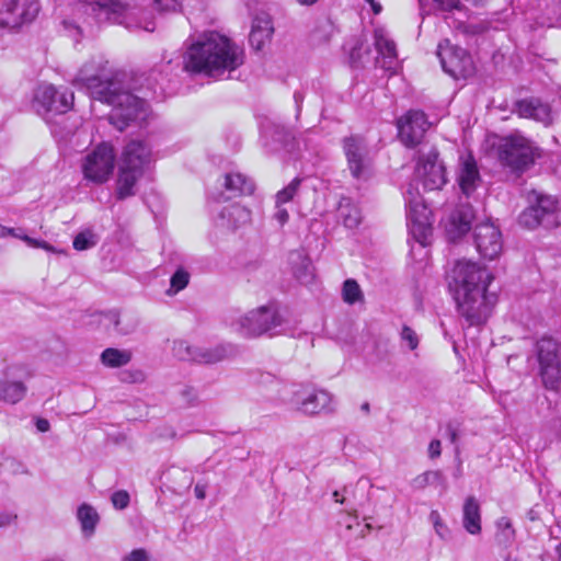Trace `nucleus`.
I'll return each mask as SVG.
<instances>
[{"instance_id": "52", "label": "nucleus", "mask_w": 561, "mask_h": 561, "mask_svg": "<svg viewBox=\"0 0 561 561\" xmlns=\"http://www.w3.org/2000/svg\"><path fill=\"white\" fill-rule=\"evenodd\" d=\"M480 255L489 261L494 260L500 255V251L502 248H477Z\"/></svg>"}, {"instance_id": "32", "label": "nucleus", "mask_w": 561, "mask_h": 561, "mask_svg": "<svg viewBox=\"0 0 561 561\" xmlns=\"http://www.w3.org/2000/svg\"><path fill=\"white\" fill-rule=\"evenodd\" d=\"M337 216L346 228H356L362 222V211L350 197H341L337 206Z\"/></svg>"}, {"instance_id": "10", "label": "nucleus", "mask_w": 561, "mask_h": 561, "mask_svg": "<svg viewBox=\"0 0 561 561\" xmlns=\"http://www.w3.org/2000/svg\"><path fill=\"white\" fill-rule=\"evenodd\" d=\"M497 153L502 165L515 173L524 172L535 161L534 148L522 136L506 137L500 145Z\"/></svg>"}, {"instance_id": "18", "label": "nucleus", "mask_w": 561, "mask_h": 561, "mask_svg": "<svg viewBox=\"0 0 561 561\" xmlns=\"http://www.w3.org/2000/svg\"><path fill=\"white\" fill-rule=\"evenodd\" d=\"M474 219L473 207L469 203L459 204L449 215L445 227L449 241L456 242L470 231Z\"/></svg>"}, {"instance_id": "51", "label": "nucleus", "mask_w": 561, "mask_h": 561, "mask_svg": "<svg viewBox=\"0 0 561 561\" xmlns=\"http://www.w3.org/2000/svg\"><path fill=\"white\" fill-rule=\"evenodd\" d=\"M180 393H181L183 400L190 405L194 404L195 401L197 400L196 391L192 387H188V386L183 387Z\"/></svg>"}, {"instance_id": "58", "label": "nucleus", "mask_w": 561, "mask_h": 561, "mask_svg": "<svg viewBox=\"0 0 561 561\" xmlns=\"http://www.w3.org/2000/svg\"><path fill=\"white\" fill-rule=\"evenodd\" d=\"M36 428L42 433H46L49 431L50 424L46 419H37Z\"/></svg>"}, {"instance_id": "53", "label": "nucleus", "mask_w": 561, "mask_h": 561, "mask_svg": "<svg viewBox=\"0 0 561 561\" xmlns=\"http://www.w3.org/2000/svg\"><path fill=\"white\" fill-rule=\"evenodd\" d=\"M289 215L286 208L283 207V205L276 204V211L274 214V219L278 221L280 226L286 224L288 221Z\"/></svg>"}, {"instance_id": "44", "label": "nucleus", "mask_w": 561, "mask_h": 561, "mask_svg": "<svg viewBox=\"0 0 561 561\" xmlns=\"http://www.w3.org/2000/svg\"><path fill=\"white\" fill-rule=\"evenodd\" d=\"M401 341L408 344L409 350L414 351L417 348L420 339L416 332L409 325H403L400 332Z\"/></svg>"}, {"instance_id": "64", "label": "nucleus", "mask_w": 561, "mask_h": 561, "mask_svg": "<svg viewBox=\"0 0 561 561\" xmlns=\"http://www.w3.org/2000/svg\"><path fill=\"white\" fill-rule=\"evenodd\" d=\"M360 409L362 411H364L365 413H369L370 411V405L368 402H364L362 405H360Z\"/></svg>"}, {"instance_id": "3", "label": "nucleus", "mask_w": 561, "mask_h": 561, "mask_svg": "<svg viewBox=\"0 0 561 561\" xmlns=\"http://www.w3.org/2000/svg\"><path fill=\"white\" fill-rule=\"evenodd\" d=\"M244 62L241 47L217 32L203 34L192 44L184 57V69L190 72L219 77L233 71Z\"/></svg>"}, {"instance_id": "43", "label": "nucleus", "mask_w": 561, "mask_h": 561, "mask_svg": "<svg viewBox=\"0 0 561 561\" xmlns=\"http://www.w3.org/2000/svg\"><path fill=\"white\" fill-rule=\"evenodd\" d=\"M430 520L434 526L435 533L440 539L448 540L450 538V530L443 522L440 514L437 511H432L430 513Z\"/></svg>"}, {"instance_id": "13", "label": "nucleus", "mask_w": 561, "mask_h": 561, "mask_svg": "<svg viewBox=\"0 0 561 561\" xmlns=\"http://www.w3.org/2000/svg\"><path fill=\"white\" fill-rule=\"evenodd\" d=\"M73 93L58 90L53 84H41L34 93V106L39 114H64L73 105Z\"/></svg>"}, {"instance_id": "19", "label": "nucleus", "mask_w": 561, "mask_h": 561, "mask_svg": "<svg viewBox=\"0 0 561 561\" xmlns=\"http://www.w3.org/2000/svg\"><path fill=\"white\" fill-rule=\"evenodd\" d=\"M408 205V226L410 233L415 242L420 243V245H425L427 236L432 232V227L428 222V210L423 204L416 201L409 199Z\"/></svg>"}, {"instance_id": "2", "label": "nucleus", "mask_w": 561, "mask_h": 561, "mask_svg": "<svg viewBox=\"0 0 561 561\" xmlns=\"http://www.w3.org/2000/svg\"><path fill=\"white\" fill-rule=\"evenodd\" d=\"M76 83L85 88L93 100L112 106L107 119L119 131H123L131 123L145 121L147 117L146 101L124 90L118 75L84 76L81 71Z\"/></svg>"}, {"instance_id": "7", "label": "nucleus", "mask_w": 561, "mask_h": 561, "mask_svg": "<svg viewBox=\"0 0 561 561\" xmlns=\"http://www.w3.org/2000/svg\"><path fill=\"white\" fill-rule=\"evenodd\" d=\"M342 148L352 178L358 182L370 180L374 175V160L365 138L359 135L344 137Z\"/></svg>"}, {"instance_id": "62", "label": "nucleus", "mask_w": 561, "mask_h": 561, "mask_svg": "<svg viewBox=\"0 0 561 561\" xmlns=\"http://www.w3.org/2000/svg\"><path fill=\"white\" fill-rule=\"evenodd\" d=\"M294 99H295V102H296L297 106L299 107L300 103L304 100V95L300 92H295Z\"/></svg>"}, {"instance_id": "20", "label": "nucleus", "mask_w": 561, "mask_h": 561, "mask_svg": "<svg viewBox=\"0 0 561 561\" xmlns=\"http://www.w3.org/2000/svg\"><path fill=\"white\" fill-rule=\"evenodd\" d=\"M250 219L251 213L248 208L239 204H231L221 208L216 224L222 229L234 231L248 224Z\"/></svg>"}, {"instance_id": "26", "label": "nucleus", "mask_w": 561, "mask_h": 561, "mask_svg": "<svg viewBox=\"0 0 561 561\" xmlns=\"http://www.w3.org/2000/svg\"><path fill=\"white\" fill-rule=\"evenodd\" d=\"M480 181L481 178L477 163L473 158L469 157L463 161L458 175V184L461 192L469 197L476 191Z\"/></svg>"}, {"instance_id": "8", "label": "nucleus", "mask_w": 561, "mask_h": 561, "mask_svg": "<svg viewBox=\"0 0 561 561\" xmlns=\"http://www.w3.org/2000/svg\"><path fill=\"white\" fill-rule=\"evenodd\" d=\"M539 376L543 386L557 390L561 385V348L552 337H542L536 343Z\"/></svg>"}, {"instance_id": "30", "label": "nucleus", "mask_w": 561, "mask_h": 561, "mask_svg": "<svg viewBox=\"0 0 561 561\" xmlns=\"http://www.w3.org/2000/svg\"><path fill=\"white\" fill-rule=\"evenodd\" d=\"M104 317L121 335H128L134 333L139 325V318L133 312L119 313L117 311L111 310L106 312Z\"/></svg>"}, {"instance_id": "21", "label": "nucleus", "mask_w": 561, "mask_h": 561, "mask_svg": "<svg viewBox=\"0 0 561 561\" xmlns=\"http://www.w3.org/2000/svg\"><path fill=\"white\" fill-rule=\"evenodd\" d=\"M274 33L272 18L268 13H257L253 21L249 35L250 45L255 50H261L266 42H270Z\"/></svg>"}, {"instance_id": "54", "label": "nucleus", "mask_w": 561, "mask_h": 561, "mask_svg": "<svg viewBox=\"0 0 561 561\" xmlns=\"http://www.w3.org/2000/svg\"><path fill=\"white\" fill-rule=\"evenodd\" d=\"M260 383L261 385H272V386H280L282 385V381L276 378L274 375L270 374V373H264V374H261L260 376Z\"/></svg>"}, {"instance_id": "29", "label": "nucleus", "mask_w": 561, "mask_h": 561, "mask_svg": "<svg viewBox=\"0 0 561 561\" xmlns=\"http://www.w3.org/2000/svg\"><path fill=\"white\" fill-rule=\"evenodd\" d=\"M224 186L230 193L228 198L251 195L255 188L254 182L240 172L227 173Z\"/></svg>"}, {"instance_id": "16", "label": "nucleus", "mask_w": 561, "mask_h": 561, "mask_svg": "<svg viewBox=\"0 0 561 561\" xmlns=\"http://www.w3.org/2000/svg\"><path fill=\"white\" fill-rule=\"evenodd\" d=\"M0 0V26L3 27H20L24 23L32 22L39 11V5L36 1L25 0Z\"/></svg>"}, {"instance_id": "48", "label": "nucleus", "mask_w": 561, "mask_h": 561, "mask_svg": "<svg viewBox=\"0 0 561 561\" xmlns=\"http://www.w3.org/2000/svg\"><path fill=\"white\" fill-rule=\"evenodd\" d=\"M156 9L160 12L175 11L179 7L178 0H152Z\"/></svg>"}, {"instance_id": "36", "label": "nucleus", "mask_w": 561, "mask_h": 561, "mask_svg": "<svg viewBox=\"0 0 561 561\" xmlns=\"http://www.w3.org/2000/svg\"><path fill=\"white\" fill-rule=\"evenodd\" d=\"M131 359V354L128 351L108 347L101 354V362L103 365L112 368H117L127 365Z\"/></svg>"}, {"instance_id": "6", "label": "nucleus", "mask_w": 561, "mask_h": 561, "mask_svg": "<svg viewBox=\"0 0 561 561\" xmlns=\"http://www.w3.org/2000/svg\"><path fill=\"white\" fill-rule=\"evenodd\" d=\"M529 198L531 203L530 206L526 208L518 218L520 226L528 229H534L538 226L550 229L559 225V202L554 196L534 191Z\"/></svg>"}, {"instance_id": "61", "label": "nucleus", "mask_w": 561, "mask_h": 561, "mask_svg": "<svg viewBox=\"0 0 561 561\" xmlns=\"http://www.w3.org/2000/svg\"><path fill=\"white\" fill-rule=\"evenodd\" d=\"M370 5H371V9H373V11H374V13H375V14H378V13H380V12H381V9H382V8H381V5H380L378 2H375V1L373 0V3H370Z\"/></svg>"}, {"instance_id": "34", "label": "nucleus", "mask_w": 561, "mask_h": 561, "mask_svg": "<svg viewBox=\"0 0 561 561\" xmlns=\"http://www.w3.org/2000/svg\"><path fill=\"white\" fill-rule=\"evenodd\" d=\"M26 386L22 381L1 379L0 401L15 404L26 394Z\"/></svg>"}, {"instance_id": "25", "label": "nucleus", "mask_w": 561, "mask_h": 561, "mask_svg": "<svg viewBox=\"0 0 561 561\" xmlns=\"http://www.w3.org/2000/svg\"><path fill=\"white\" fill-rule=\"evenodd\" d=\"M129 163H136V160H128L127 167L121 165L117 179L116 196L118 199H125L135 195L134 187L138 179L142 175V170L131 169Z\"/></svg>"}, {"instance_id": "5", "label": "nucleus", "mask_w": 561, "mask_h": 561, "mask_svg": "<svg viewBox=\"0 0 561 561\" xmlns=\"http://www.w3.org/2000/svg\"><path fill=\"white\" fill-rule=\"evenodd\" d=\"M76 10L92 16L98 23H116L128 30L138 28L137 23L130 21L131 12L127 4L119 0H78Z\"/></svg>"}, {"instance_id": "11", "label": "nucleus", "mask_w": 561, "mask_h": 561, "mask_svg": "<svg viewBox=\"0 0 561 561\" xmlns=\"http://www.w3.org/2000/svg\"><path fill=\"white\" fill-rule=\"evenodd\" d=\"M115 167V152L107 142H102L88 153L82 162V172L87 180L101 184L106 182Z\"/></svg>"}, {"instance_id": "46", "label": "nucleus", "mask_w": 561, "mask_h": 561, "mask_svg": "<svg viewBox=\"0 0 561 561\" xmlns=\"http://www.w3.org/2000/svg\"><path fill=\"white\" fill-rule=\"evenodd\" d=\"M98 241L93 231L85 229L75 237L72 245H94Z\"/></svg>"}, {"instance_id": "23", "label": "nucleus", "mask_w": 561, "mask_h": 561, "mask_svg": "<svg viewBox=\"0 0 561 561\" xmlns=\"http://www.w3.org/2000/svg\"><path fill=\"white\" fill-rule=\"evenodd\" d=\"M288 261L294 276L302 284L310 283L314 277L313 264L305 248H297L289 252Z\"/></svg>"}, {"instance_id": "40", "label": "nucleus", "mask_w": 561, "mask_h": 561, "mask_svg": "<svg viewBox=\"0 0 561 561\" xmlns=\"http://www.w3.org/2000/svg\"><path fill=\"white\" fill-rule=\"evenodd\" d=\"M362 298V290L355 279H346L343 284V299L347 304H355Z\"/></svg>"}, {"instance_id": "56", "label": "nucleus", "mask_w": 561, "mask_h": 561, "mask_svg": "<svg viewBox=\"0 0 561 561\" xmlns=\"http://www.w3.org/2000/svg\"><path fill=\"white\" fill-rule=\"evenodd\" d=\"M290 137V133L286 130L284 127L277 126L275 129V138L277 141L282 144H286L288 138Z\"/></svg>"}, {"instance_id": "14", "label": "nucleus", "mask_w": 561, "mask_h": 561, "mask_svg": "<svg viewBox=\"0 0 561 561\" xmlns=\"http://www.w3.org/2000/svg\"><path fill=\"white\" fill-rule=\"evenodd\" d=\"M430 126L426 114L421 110H409L397 119L398 136L408 148L419 146Z\"/></svg>"}, {"instance_id": "59", "label": "nucleus", "mask_w": 561, "mask_h": 561, "mask_svg": "<svg viewBox=\"0 0 561 561\" xmlns=\"http://www.w3.org/2000/svg\"><path fill=\"white\" fill-rule=\"evenodd\" d=\"M194 492L197 499L204 500L206 497V486L197 483L194 488Z\"/></svg>"}, {"instance_id": "28", "label": "nucleus", "mask_w": 561, "mask_h": 561, "mask_svg": "<svg viewBox=\"0 0 561 561\" xmlns=\"http://www.w3.org/2000/svg\"><path fill=\"white\" fill-rule=\"evenodd\" d=\"M150 148L146 142L131 140L127 144L123 152L122 165L127 167L128 160H136V163H129L131 169L144 170L145 164L149 162Z\"/></svg>"}, {"instance_id": "63", "label": "nucleus", "mask_w": 561, "mask_h": 561, "mask_svg": "<svg viewBox=\"0 0 561 561\" xmlns=\"http://www.w3.org/2000/svg\"><path fill=\"white\" fill-rule=\"evenodd\" d=\"M46 250L48 251H51L54 253H57V254H65V250L64 249H57V248H53V247H49V248H45Z\"/></svg>"}, {"instance_id": "60", "label": "nucleus", "mask_w": 561, "mask_h": 561, "mask_svg": "<svg viewBox=\"0 0 561 561\" xmlns=\"http://www.w3.org/2000/svg\"><path fill=\"white\" fill-rule=\"evenodd\" d=\"M447 432H448L450 442L453 444H456V442L458 439V431H457V428L454 427L451 424H448L447 425Z\"/></svg>"}, {"instance_id": "41", "label": "nucleus", "mask_w": 561, "mask_h": 561, "mask_svg": "<svg viewBox=\"0 0 561 561\" xmlns=\"http://www.w3.org/2000/svg\"><path fill=\"white\" fill-rule=\"evenodd\" d=\"M300 183H301V180L296 178L286 187L280 190L276 194V204L283 205L285 203L290 202L294 198V196L297 194Z\"/></svg>"}, {"instance_id": "49", "label": "nucleus", "mask_w": 561, "mask_h": 561, "mask_svg": "<svg viewBox=\"0 0 561 561\" xmlns=\"http://www.w3.org/2000/svg\"><path fill=\"white\" fill-rule=\"evenodd\" d=\"M123 561H150L149 556L145 549H134L130 553L124 557Z\"/></svg>"}, {"instance_id": "12", "label": "nucleus", "mask_w": 561, "mask_h": 561, "mask_svg": "<svg viewBox=\"0 0 561 561\" xmlns=\"http://www.w3.org/2000/svg\"><path fill=\"white\" fill-rule=\"evenodd\" d=\"M436 148L431 147L428 151H419L416 176L425 191L442 190L447 183L446 169L438 159Z\"/></svg>"}, {"instance_id": "42", "label": "nucleus", "mask_w": 561, "mask_h": 561, "mask_svg": "<svg viewBox=\"0 0 561 561\" xmlns=\"http://www.w3.org/2000/svg\"><path fill=\"white\" fill-rule=\"evenodd\" d=\"M190 280V274L183 268H178L176 272L171 276L170 289L168 294L173 291L174 294L184 289Z\"/></svg>"}, {"instance_id": "1", "label": "nucleus", "mask_w": 561, "mask_h": 561, "mask_svg": "<svg viewBox=\"0 0 561 561\" xmlns=\"http://www.w3.org/2000/svg\"><path fill=\"white\" fill-rule=\"evenodd\" d=\"M448 288L457 311L469 325L484 323L491 313V297L488 288L493 274L483 265L471 260H459L448 276Z\"/></svg>"}, {"instance_id": "55", "label": "nucleus", "mask_w": 561, "mask_h": 561, "mask_svg": "<svg viewBox=\"0 0 561 561\" xmlns=\"http://www.w3.org/2000/svg\"><path fill=\"white\" fill-rule=\"evenodd\" d=\"M440 442L438 439H433L428 445V455L431 458H436L440 456Z\"/></svg>"}, {"instance_id": "39", "label": "nucleus", "mask_w": 561, "mask_h": 561, "mask_svg": "<svg viewBox=\"0 0 561 561\" xmlns=\"http://www.w3.org/2000/svg\"><path fill=\"white\" fill-rule=\"evenodd\" d=\"M444 478L440 471H425L422 474H419L412 480V486L414 489H424L430 484L434 483H443Z\"/></svg>"}, {"instance_id": "45", "label": "nucleus", "mask_w": 561, "mask_h": 561, "mask_svg": "<svg viewBox=\"0 0 561 561\" xmlns=\"http://www.w3.org/2000/svg\"><path fill=\"white\" fill-rule=\"evenodd\" d=\"M428 0H419L422 13H430V10H425V4ZM437 8L444 11H451L457 9L459 5V0H432Z\"/></svg>"}, {"instance_id": "37", "label": "nucleus", "mask_w": 561, "mask_h": 561, "mask_svg": "<svg viewBox=\"0 0 561 561\" xmlns=\"http://www.w3.org/2000/svg\"><path fill=\"white\" fill-rule=\"evenodd\" d=\"M496 540L500 545L510 546L515 539V529L508 517H501L496 522Z\"/></svg>"}, {"instance_id": "4", "label": "nucleus", "mask_w": 561, "mask_h": 561, "mask_svg": "<svg viewBox=\"0 0 561 561\" xmlns=\"http://www.w3.org/2000/svg\"><path fill=\"white\" fill-rule=\"evenodd\" d=\"M231 325L245 337L288 334L291 329L284 310L274 302L250 310L233 321Z\"/></svg>"}, {"instance_id": "27", "label": "nucleus", "mask_w": 561, "mask_h": 561, "mask_svg": "<svg viewBox=\"0 0 561 561\" xmlns=\"http://www.w3.org/2000/svg\"><path fill=\"white\" fill-rule=\"evenodd\" d=\"M375 47L382 57L381 67L386 70H393L397 60V48L392 39H390L383 30H376L374 34Z\"/></svg>"}, {"instance_id": "50", "label": "nucleus", "mask_w": 561, "mask_h": 561, "mask_svg": "<svg viewBox=\"0 0 561 561\" xmlns=\"http://www.w3.org/2000/svg\"><path fill=\"white\" fill-rule=\"evenodd\" d=\"M363 49V43L357 41L356 44L351 48L350 60L352 66L358 67L360 64V50Z\"/></svg>"}, {"instance_id": "31", "label": "nucleus", "mask_w": 561, "mask_h": 561, "mask_svg": "<svg viewBox=\"0 0 561 561\" xmlns=\"http://www.w3.org/2000/svg\"><path fill=\"white\" fill-rule=\"evenodd\" d=\"M462 525L471 535L481 533L480 505L474 496L466 499L462 507Z\"/></svg>"}, {"instance_id": "17", "label": "nucleus", "mask_w": 561, "mask_h": 561, "mask_svg": "<svg viewBox=\"0 0 561 561\" xmlns=\"http://www.w3.org/2000/svg\"><path fill=\"white\" fill-rule=\"evenodd\" d=\"M172 352L180 360L195 362L198 364H215L225 359L229 355V350L225 345L203 348L193 346L188 342L182 340L174 341Z\"/></svg>"}, {"instance_id": "47", "label": "nucleus", "mask_w": 561, "mask_h": 561, "mask_svg": "<svg viewBox=\"0 0 561 561\" xmlns=\"http://www.w3.org/2000/svg\"><path fill=\"white\" fill-rule=\"evenodd\" d=\"M112 504L117 510H124L128 506L130 497L127 491L119 490L112 494Z\"/></svg>"}, {"instance_id": "9", "label": "nucleus", "mask_w": 561, "mask_h": 561, "mask_svg": "<svg viewBox=\"0 0 561 561\" xmlns=\"http://www.w3.org/2000/svg\"><path fill=\"white\" fill-rule=\"evenodd\" d=\"M437 57L443 70L454 79H467L473 76L476 68L469 53L453 45L449 39H443L437 45Z\"/></svg>"}, {"instance_id": "24", "label": "nucleus", "mask_w": 561, "mask_h": 561, "mask_svg": "<svg viewBox=\"0 0 561 561\" xmlns=\"http://www.w3.org/2000/svg\"><path fill=\"white\" fill-rule=\"evenodd\" d=\"M370 489V484L368 480L359 479L354 489L352 490V499L347 495L350 493V489L345 486L343 489V494L341 495L339 491H334L332 496L336 503L345 504L351 510H355L356 506H364L369 497L368 490Z\"/></svg>"}, {"instance_id": "22", "label": "nucleus", "mask_w": 561, "mask_h": 561, "mask_svg": "<svg viewBox=\"0 0 561 561\" xmlns=\"http://www.w3.org/2000/svg\"><path fill=\"white\" fill-rule=\"evenodd\" d=\"M516 108L522 117L534 118L546 126L550 125L553 121L550 105L539 99L520 100L516 103Z\"/></svg>"}, {"instance_id": "38", "label": "nucleus", "mask_w": 561, "mask_h": 561, "mask_svg": "<svg viewBox=\"0 0 561 561\" xmlns=\"http://www.w3.org/2000/svg\"><path fill=\"white\" fill-rule=\"evenodd\" d=\"M7 236H12L15 239L28 243L30 245H49L45 241H38L31 238L23 228H7L0 226V238H4Z\"/></svg>"}, {"instance_id": "33", "label": "nucleus", "mask_w": 561, "mask_h": 561, "mask_svg": "<svg viewBox=\"0 0 561 561\" xmlns=\"http://www.w3.org/2000/svg\"><path fill=\"white\" fill-rule=\"evenodd\" d=\"M501 237L499 228L490 221L477 225L473 230L476 245H496Z\"/></svg>"}, {"instance_id": "35", "label": "nucleus", "mask_w": 561, "mask_h": 561, "mask_svg": "<svg viewBox=\"0 0 561 561\" xmlns=\"http://www.w3.org/2000/svg\"><path fill=\"white\" fill-rule=\"evenodd\" d=\"M77 517L81 524V529L84 536H92L99 523L98 512L91 505L84 503L79 506Z\"/></svg>"}, {"instance_id": "57", "label": "nucleus", "mask_w": 561, "mask_h": 561, "mask_svg": "<svg viewBox=\"0 0 561 561\" xmlns=\"http://www.w3.org/2000/svg\"><path fill=\"white\" fill-rule=\"evenodd\" d=\"M15 518L16 515L10 513H0V528L9 526Z\"/></svg>"}, {"instance_id": "15", "label": "nucleus", "mask_w": 561, "mask_h": 561, "mask_svg": "<svg viewBox=\"0 0 561 561\" xmlns=\"http://www.w3.org/2000/svg\"><path fill=\"white\" fill-rule=\"evenodd\" d=\"M297 411L306 415L333 412V397L324 389L304 388L294 393L291 399Z\"/></svg>"}]
</instances>
